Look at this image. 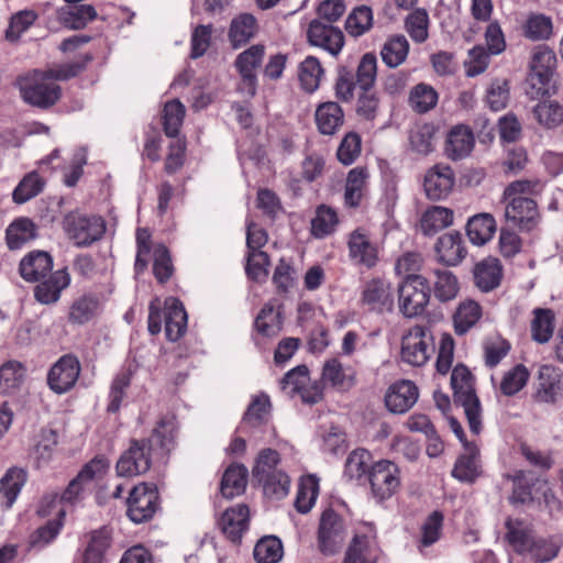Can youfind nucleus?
I'll list each match as a JSON object with an SVG mask.
<instances>
[{
  "label": "nucleus",
  "mask_w": 563,
  "mask_h": 563,
  "mask_svg": "<svg viewBox=\"0 0 563 563\" xmlns=\"http://www.w3.org/2000/svg\"><path fill=\"white\" fill-rule=\"evenodd\" d=\"M355 113L366 121H374L379 112L380 98L374 88H357Z\"/></svg>",
  "instance_id": "obj_47"
},
{
  "label": "nucleus",
  "mask_w": 563,
  "mask_h": 563,
  "mask_svg": "<svg viewBox=\"0 0 563 563\" xmlns=\"http://www.w3.org/2000/svg\"><path fill=\"white\" fill-rule=\"evenodd\" d=\"M433 352V338L424 325H413L401 339L400 356L409 365H424Z\"/></svg>",
  "instance_id": "obj_9"
},
{
  "label": "nucleus",
  "mask_w": 563,
  "mask_h": 563,
  "mask_svg": "<svg viewBox=\"0 0 563 563\" xmlns=\"http://www.w3.org/2000/svg\"><path fill=\"white\" fill-rule=\"evenodd\" d=\"M102 307L101 294L86 292L71 303L68 320L73 324H85L96 318L102 311Z\"/></svg>",
  "instance_id": "obj_24"
},
{
  "label": "nucleus",
  "mask_w": 563,
  "mask_h": 563,
  "mask_svg": "<svg viewBox=\"0 0 563 563\" xmlns=\"http://www.w3.org/2000/svg\"><path fill=\"white\" fill-rule=\"evenodd\" d=\"M506 478L512 483L511 495L508 500L512 506H529L538 504L541 507V499L537 498L539 487L543 481L533 471L518 470L514 474H507Z\"/></svg>",
  "instance_id": "obj_12"
},
{
  "label": "nucleus",
  "mask_w": 563,
  "mask_h": 563,
  "mask_svg": "<svg viewBox=\"0 0 563 563\" xmlns=\"http://www.w3.org/2000/svg\"><path fill=\"white\" fill-rule=\"evenodd\" d=\"M254 325L262 335L267 338L275 336L283 328L282 312H275L274 307L266 303L258 312Z\"/></svg>",
  "instance_id": "obj_53"
},
{
  "label": "nucleus",
  "mask_w": 563,
  "mask_h": 563,
  "mask_svg": "<svg viewBox=\"0 0 563 563\" xmlns=\"http://www.w3.org/2000/svg\"><path fill=\"white\" fill-rule=\"evenodd\" d=\"M324 70L320 60L314 56H307L299 65L298 77L301 87L307 92H313L319 88Z\"/></svg>",
  "instance_id": "obj_50"
},
{
  "label": "nucleus",
  "mask_w": 563,
  "mask_h": 563,
  "mask_svg": "<svg viewBox=\"0 0 563 563\" xmlns=\"http://www.w3.org/2000/svg\"><path fill=\"white\" fill-rule=\"evenodd\" d=\"M538 380L537 397L539 400L554 402L561 383L558 369L551 365H542L539 369Z\"/></svg>",
  "instance_id": "obj_42"
},
{
  "label": "nucleus",
  "mask_w": 563,
  "mask_h": 563,
  "mask_svg": "<svg viewBox=\"0 0 563 563\" xmlns=\"http://www.w3.org/2000/svg\"><path fill=\"white\" fill-rule=\"evenodd\" d=\"M418 387L411 380L393 384L385 395V405L393 413L407 412L417 401Z\"/></svg>",
  "instance_id": "obj_19"
},
{
  "label": "nucleus",
  "mask_w": 563,
  "mask_h": 563,
  "mask_svg": "<svg viewBox=\"0 0 563 563\" xmlns=\"http://www.w3.org/2000/svg\"><path fill=\"white\" fill-rule=\"evenodd\" d=\"M479 456L478 446L476 444H467L464 448V453L455 461L451 473L452 476L463 483H474L482 474Z\"/></svg>",
  "instance_id": "obj_23"
},
{
  "label": "nucleus",
  "mask_w": 563,
  "mask_h": 563,
  "mask_svg": "<svg viewBox=\"0 0 563 563\" xmlns=\"http://www.w3.org/2000/svg\"><path fill=\"white\" fill-rule=\"evenodd\" d=\"M316 123L323 135H333L344 122V112L335 101H327L316 110Z\"/></svg>",
  "instance_id": "obj_33"
},
{
  "label": "nucleus",
  "mask_w": 563,
  "mask_h": 563,
  "mask_svg": "<svg viewBox=\"0 0 563 563\" xmlns=\"http://www.w3.org/2000/svg\"><path fill=\"white\" fill-rule=\"evenodd\" d=\"M349 253L358 264L372 268L377 263V249L360 230H354L349 238Z\"/></svg>",
  "instance_id": "obj_31"
},
{
  "label": "nucleus",
  "mask_w": 563,
  "mask_h": 563,
  "mask_svg": "<svg viewBox=\"0 0 563 563\" xmlns=\"http://www.w3.org/2000/svg\"><path fill=\"white\" fill-rule=\"evenodd\" d=\"M26 481L27 472L24 468L12 466L7 470L0 479V493L7 499L8 508L13 505Z\"/></svg>",
  "instance_id": "obj_40"
},
{
  "label": "nucleus",
  "mask_w": 563,
  "mask_h": 563,
  "mask_svg": "<svg viewBox=\"0 0 563 563\" xmlns=\"http://www.w3.org/2000/svg\"><path fill=\"white\" fill-rule=\"evenodd\" d=\"M249 470L242 463L230 464L220 482V493L225 499H233L245 493L247 486Z\"/></svg>",
  "instance_id": "obj_26"
},
{
  "label": "nucleus",
  "mask_w": 563,
  "mask_h": 563,
  "mask_svg": "<svg viewBox=\"0 0 563 563\" xmlns=\"http://www.w3.org/2000/svg\"><path fill=\"white\" fill-rule=\"evenodd\" d=\"M523 36L531 41L548 40L553 31V23L551 18L542 14H530L526 20L523 26Z\"/></svg>",
  "instance_id": "obj_54"
},
{
  "label": "nucleus",
  "mask_w": 563,
  "mask_h": 563,
  "mask_svg": "<svg viewBox=\"0 0 563 563\" xmlns=\"http://www.w3.org/2000/svg\"><path fill=\"white\" fill-rule=\"evenodd\" d=\"M81 365L74 354L60 356L48 369L46 382L49 389L63 395L71 390L80 375Z\"/></svg>",
  "instance_id": "obj_11"
},
{
  "label": "nucleus",
  "mask_w": 563,
  "mask_h": 563,
  "mask_svg": "<svg viewBox=\"0 0 563 563\" xmlns=\"http://www.w3.org/2000/svg\"><path fill=\"white\" fill-rule=\"evenodd\" d=\"M93 60V55L91 53H86L79 59L57 65L54 68H49L45 71L46 79L54 80H69L79 74H81L88 66L90 62Z\"/></svg>",
  "instance_id": "obj_56"
},
{
  "label": "nucleus",
  "mask_w": 563,
  "mask_h": 563,
  "mask_svg": "<svg viewBox=\"0 0 563 563\" xmlns=\"http://www.w3.org/2000/svg\"><path fill=\"white\" fill-rule=\"evenodd\" d=\"M433 292L435 298L441 302L454 299L459 292V282L455 275L448 269H435Z\"/></svg>",
  "instance_id": "obj_58"
},
{
  "label": "nucleus",
  "mask_w": 563,
  "mask_h": 563,
  "mask_svg": "<svg viewBox=\"0 0 563 563\" xmlns=\"http://www.w3.org/2000/svg\"><path fill=\"white\" fill-rule=\"evenodd\" d=\"M437 90L428 84L416 85L409 95V103L417 113H427L438 103Z\"/></svg>",
  "instance_id": "obj_51"
},
{
  "label": "nucleus",
  "mask_w": 563,
  "mask_h": 563,
  "mask_svg": "<svg viewBox=\"0 0 563 563\" xmlns=\"http://www.w3.org/2000/svg\"><path fill=\"white\" fill-rule=\"evenodd\" d=\"M67 238L77 247H88L100 241L106 233V221L102 217L87 214L79 210L66 213L62 221Z\"/></svg>",
  "instance_id": "obj_5"
},
{
  "label": "nucleus",
  "mask_w": 563,
  "mask_h": 563,
  "mask_svg": "<svg viewBox=\"0 0 563 563\" xmlns=\"http://www.w3.org/2000/svg\"><path fill=\"white\" fill-rule=\"evenodd\" d=\"M319 494V483L314 475H309L298 487L295 508L300 514H308Z\"/></svg>",
  "instance_id": "obj_62"
},
{
  "label": "nucleus",
  "mask_w": 563,
  "mask_h": 563,
  "mask_svg": "<svg viewBox=\"0 0 563 563\" xmlns=\"http://www.w3.org/2000/svg\"><path fill=\"white\" fill-rule=\"evenodd\" d=\"M408 53L409 42L405 35H394L383 45L380 56L387 67L396 68L406 60Z\"/></svg>",
  "instance_id": "obj_41"
},
{
  "label": "nucleus",
  "mask_w": 563,
  "mask_h": 563,
  "mask_svg": "<svg viewBox=\"0 0 563 563\" xmlns=\"http://www.w3.org/2000/svg\"><path fill=\"white\" fill-rule=\"evenodd\" d=\"M45 187V180L37 172L27 173L18 184L12 194L15 203L22 205L40 195Z\"/></svg>",
  "instance_id": "obj_46"
},
{
  "label": "nucleus",
  "mask_w": 563,
  "mask_h": 563,
  "mask_svg": "<svg viewBox=\"0 0 563 563\" xmlns=\"http://www.w3.org/2000/svg\"><path fill=\"white\" fill-rule=\"evenodd\" d=\"M371 453L365 449L352 451L344 465V476L349 481H367V474L371 470Z\"/></svg>",
  "instance_id": "obj_44"
},
{
  "label": "nucleus",
  "mask_w": 563,
  "mask_h": 563,
  "mask_svg": "<svg viewBox=\"0 0 563 563\" xmlns=\"http://www.w3.org/2000/svg\"><path fill=\"white\" fill-rule=\"evenodd\" d=\"M435 252L440 261L448 266L460 264L467 253L459 231L441 235L435 243Z\"/></svg>",
  "instance_id": "obj_27"
},
{
  "label": "nucleus",
  "mask_w": 563,
  "mask_h": 563,
  "mask_svg": "<svg viewBox=\"0 0 563 563\" xmlns=\"http://www.w3.org/2000/svg\"><path fill=\"white\" fill-rule=\"evenodd\" d=\"M555 53L548 46L536 48L529 63V73L525 81L526 93L531 99H541L554 92L553 77L556 67Z\"/></svg>",
  "instance_id": "obj_4"
},
{
  "label": "nucleus",
  "mask_w": 563,
  "mask_h": 563,
  "mask_svg": "<svg viewBox=\"0 0 563 563\" xmlns=\"http://www.w3.org/2000/svg\"><path fill=\"white\" fill-rule=\"evenodd\" d=\"M453 400L464 409L472 433L482 431V406L476 395L475 377L464 364H457L451 374Z\"/></svg>",
  "instance_id": "obj_3"
},
{
  "label": "nucleus",
  "mask_w": 563,
  "mask_h": 563,
  "mask_svg": "<svg viewBox=\"0 0 563 563\" xmlns=\"http://www.w3.org/2000/svg\"><path fill=\"white\" fill-rule=\"evenodd\" d=\"M453 222V211L449 208L434 206L429 208L420 219V229L424 235H434Z\"/></svg>",
  "instance_id": "obj_37"
},
{
  "label": "nucleus",
  "mask_w": 563,
  "mask_h": 563,
  "mask_svg": "<svg viewBox=\"0 0 563 563\" xmlns=\"http://www.w3.org/2000/svg\"><path fill=\"white\" fill-rule=\"evenodd\" d=\"M533 119L547 129H554L563 122V107L558 102H538L532 109Z\"/></svg>",
  "instance_id": "obj_55"
},
{
  "label": "nucleus",
  "mask_w": 563,
  "mask_h": 563,
  "mask_svg": "<svg viewBox=\"0 0 563 563\" xmlns=\"http://www.w3.org/2000/svg\"><path fill=\"white\" fill-rule=\"evenodd\" d=\"M177 437L176 417L173 415L162 417L150 437L130 440L129 448L120 455L115 464L117 475L120 477L139 476L151 470L154 457L167 461L170 452L176 448Z\"/></svg>",
  "instance_id": "obj_1"
},
{
  "label": "nucleus",
  "mask_w": 563,
  "mask_h": 563,
  "mask_svg": "<svg viewBox=\"0 0 563 563\" xmlns=\"http://www.w3.org/2000/svg\"><path fill=\"white\" fill-rule=\"evenodd\" d=\"M53 268V258L45 251H32L25 255L19 265L21 277L29 283L40 282Z\"/></svg>",
  "instance_id": "obj_22"
},
{
  "label": "nucleus",
  "mask_w": 563,
  "mask_h": 563,
  "mask_svg": "<svg viewBox=\"0 0 563 563\" xmlns=\"http://www.w3.org/2000/svg\"><path fill=\"white\" fill-rule=\"evenodd\" d=\"M264 54V45L255 44L240 53L234 60V66L241 76L242 82L251 96L256 93L257 76L255 70L262 65Z\"/></svg>",
  "instance_id": "obj_15"
},
{
  "label": "nucleus",
  "mask_w": 563,
  "mask_h": 563,
  "mask_svg": "<svg viewBox=\"0 0 563 563\" xmlns=\"http://www.w3.org/2000/svg\"><path fill=\"white\" fill-rule=\"evenodd\" d=\"M26 367L19 361H8L0 366V394L15 393L22 385Z\"/></svg>",
  "instance_id": "obj_39"
},
{
  "label": "nucleus",
  "mask_w": 563,
  "mask_h": 563,
  "mask_svg": "<svg viewBox=\"0 0 563 563\" xmlns=\"http://www.w3.org/2000/svg\"><path fill=\"white\" fill-rule=\"evenodd\" d=\"M507 201L505 207V218L508 223L520 231H532L540 221V213L537 202L529 197L519 196Z\"/></svg>",
  "instance_id": "obj_13"
},
{
  "label": "nucleus",
  "mask_w": 563,
  "mask_h": 563,
  "mask_svg": "<svg viewBox=\"0 0 563 563\" xmlns=\"http://www.w3.org/2000/svg\"><path fill=\"white\" fill-rule=\"evenodd\" d=\"M58 22L69 30H82L89 22L97 19L98 13L92 4L65 5L56 11Z\"/></svg>",
  "instance_id": "obj_29"
},
{
  "label": "nucleus",
  "mask_w": 563,
  "mask_h": 563,
  "mask_svg": "<svg viewBox=\"0 0 563 563\" xmlns=\"http://www.w3.org/2000/svg\"><path fill=\"white\" fill-rule=\"evenodd\" d=\"M482 316L479 303L474 300H467L459 305L454 316V330L457 335L465 334L473 328Z\"/></svg>",
  "instance_id": "obj_45"
},
{
  "label": "nucleus",
  "mask_w": 563,
  "mask_h": 563,
  "mask_svg": "<svg viewBox=\"0 0 563 563\" xmlns=\"http://www.w3.org/2000/svg\"><path fill=\"white\" fill-rule=\"evenodd\" d=\"M272 404L265 394L253 397L247 406L238 431L244 432L245 428H261L267 424L271 416Z\"/></svg>",
  "instance_id": "obj_32"
},
{
  "label": "nucleus",
  "mask_w": 563,
  "mask_h": 563,
  "mask_svg": "<svg viewBox=\"0 0 563 563\" xmlns=\"http://www.w3.org/2000/svg\"><path fill=\"white\" fill-rule=\"evenodd\" d=\"M307 41L311 46L321 47L336 56L344 46V34L339 27L323 24L314 19L309 23Z\"/></svg>",
  "instance_id": "obj_14"
},
{
  "label": "nucleus",
  "mask_w": 563,
  "mask_h": 563,
  "mask_svg": "<svg viewBox=\"0 0 563 563\" xmlns=\"http://www.w3.org/2000/svg\"><path fill=\"white\" fill-rule=\"evenodd\" d=\"M38 19V14L34 10L25 9L18 11L11 15L8 29L5 30V40L14 43L21 35L27 31Z\"/></svg>",
  "instance_id": "obj_59"
},
{
  "label": "nucleus",
  "mask_w": 563,
  "mask_h": 563,
  "mask_svg": "<svg viewBox=\"0 0 563 563\" xmlns=\"http://www.w3.org/2000/svg\"><path fill=\"white\" fill-rule=\"evenodd\" d=\"M256 563H277L283 558L282 541L275 536H266L260 539L253 551Z\"/></svg>",
  "instance_id": "obj_52"
},
{
  "label": "nucleus",
  "mask_w": 563,
  "mask_h": 563,
  "mask_svg": "<svg viewBox=\"0 0 563 563\" xmlns=\"http://www.w3.org/2000/svg\"><path fill=\"white\" fill-rule=\"evenodd\" d=\"M132 379V371L124 369L115 375L113 378L110 393H109V404L107 407V411L109 413H117L122 405V400L126 396V389L131 385Z\"/></svg>",
  "instance_id": "obj_60"
},
{
  "label": "nucleus",
  "mask_w": 563,
  "mask_h": 563,
  "mask_svg": "<svg viewBox=\"0 0 563 563\" xmlns=\"http://www.w3.org/2000/svg\"><path fill=\"white\" fill-rule=\"evenodd\" d=\"M20 91L25 102L42 109L54 106L62 96L59 85L45 81L23 86Z\"/></svg>",
  "instance_id": "obj_21"
},
{
  "label": "nucleus",
  "mask_w": 563,
  "mask_h": 563,
  "mask_svg": "<svg viewBox=\"0 0 563 563\" xmlns=\"http://www.w3.org/2000/svg\"><path fill=\"white\" fill-rule=\"evenodd\" d=\"M475 285L484 292L500 285L503 266L498 258L488 256L478 262L473 271Z\"/></svg>",
  "instance_id": "obj_28"
},
{
  "label": "nucleus",
  "mask_w": 563,
  "mask_h": 563,
  "mask_svg": "<svg viewBox=\"0 0 563 563\" xmlns=\"http://www.w3.org/2000/svg\"><path fill=\"white\" fill-rule=\"evenodd\" d=\"M377 78V57L374 53L362 56L356 73L345 65L338 66L334 93L342 102H351L357 88H374Z\"/></svg>",
  "instance_id": "obj_2"
},
{
  "label": "nucleus",
  "mask_w": 563,
  "mask_h": 563,
  "mask_svg": "<svg viewBox=\"0 0 563 563\" xmlns=\"http://www.w3.org/2000/svg\"><path fill=\"white\" fill-rule=\"evenodd\" d=\"M346 538V528L343 518L332 508L323 510L318 527V549L325 555L336 554Z\"/></svg>",
  "instance_id": "obj_8"
},
{
  "label": "nucleus",
  "mask_w": 563,
  "mask_h": 563,
  "mask_svg": "<svg viewBox=\"0 0 563 563\" xmlns=\"http://www.w3.org/2000/svg\"><path fill=\"white\" fill-rule=\"evenodd\" d=\"M405 27L411 40L416 43H423L429 37V15L426 9H416L405 21Z\"/></svg>",
  "instance_id": "obj_64"
},
{
  "label": "nucleus",
  "mask_w": 563,
  "mask_h": 563,
  "mask_svg": "<svg viewBox=\"0 0 563 563\" xmlns=\"http://www.w3.org/2000/svg\"><path fill=\"white\" fill-rule=\"evenodd\" d=\"M531 321L532 340L540 344L548 343L554 332V312L548 308H536Z\"/></svg>",
  "instance_id": "obj_43"
},
{
  "label": "nucleus",
  "mask_w": 563,
  "mask_h": 563,
  "mask_svg": "<svg viewBox=\"0 0 563 563\" xmlns=\"http://www.w3.org/2000/svg\"><path fill=\"white\" fill-rule=\"evenodd\" d=\"M88 543L80 563H102L107 550L111 547V529L102 526L87 534Z\"/></svg>",
  "instance_id": "obj_30"
},
{
  "label": "nucleus",
  "mask_w": 563,
  "mask_h": 563,
  "mask_svg": "<svg viewBox=\"0 0 563 563\" xmlns=\"http://www.w3.org/2000/svg\"><path fill=\"white\" fill-rule=\"evenodd\" d=\"M36 224L26 217L13 220L5 230V241L9 250L21 249L25 243L37 236Z\"/></svg>",
  "instance_id": "obj_34"
},
{
  "label": "nucleus",
  "mask_w": 563,
  "mask_h": 563,
  "mask_svg": "<svg viewBox=\"0 0 563 563\" xmlns=\"http://www.w3.org/2000/svg\"><path fill=\"white\" fill-rule=\"evenodd\" d=\"M366 478L378 503L389 499L400 487V470L397 464L388 460L372 464Z\"/></svg>",
  "instance_id": "obj_10"
},
{
  "label": "nucleus",
  "mask_w": 563,
  "mask_h": 563,
  "mask_svg": "<svg viewBox=\"0 0 563 563\" xmlns=\"http://www.w3.org/2000/svg\"><path fill=\"white\" fill-rule=\"evenodd\" d=\"M362 302L378 313L393 311L394 297L389 283L382 278L368 280L362 291Z\"/></svg>",
  "instance_id": "obj_18"
},
{
  "label": "nucleus",
  "mask_w": 563,
  "mask_h": 563,
  "mask_svg": "<svg viewBox=\"0 0 563 563\" xmlns=\"http://www.w3.org/2000/svg\"><path fill=\"white\" fill-rule=\"evenodd\" d=\"M161 508V498L154 483L135 485L126 498V517L134 523H144L154 518Z\"/></svg>",
  "instance_id": "obj_7"
},
{
  "label": "nucleus",
  "mask_w": 563,
  "mask_h": 563,
  "mask_svg": "<svg viewBox=\"0 0 563 563\" xmlns=\"http://www.w3.org/2000/svg\"><path fill=\"white\" fill-rule=\"evenodd\" d=\"M454 183V173L449 165H434L424 176L423 189L427 198L432 201L445 199L452 191Z\"/></svg>",
  "instance_id": "obj_16"
},
{
  "label": "nucleus",
  "mask_w": 563,
  "mask_h": 563,
  "mask_svg": "<svg viewBox=\"0 0 563 563\" xmlns=\"http://www.w3.org/2000/svg\"><path fill=\"white\" fill-rule=\"evenodd\" d=\"M185 112V106L178 99L169 100L164 104L158 123L162 124L167 137L174 139L178 135Z\"/></svg>",
  "instance_id": "obj_38"
},
{
  "label": "nucleus",
  "mask_w": 563,
  "mask_h": 563,
  "mask_svg": "<svg viewBox=\"0 0 563 563\" xmlns=\"http://www.w3.org/2000/svg\"><path fill=\"white\" fill-rule=\"evenodd\" d=\"M66 511L64 508H59L55 512V518L48 520L45 525L38 527L30 537V543L32 547H44L52 542L59 533L64 526V518Z\"/></svg>",
  "instance_id": "obj_49"
},
{
  "label": "nucleus",
  "mask_w": 563,
  "mask_h": 563,
  "mask_svg": "<svg viewBox=\"0 0 563 563\" xmlns=\"http://www.w3.org/2000/svg\"><path fill=\"white\" fill-rule=\"evenodd\" d=\"M255 483L262 487L263 494L271 498L280 500L288 495L290 478L285 472H277L269 475L266 479L261 478Z\"/></svg>",
  "instance_id": "obj_61"
},
{
  "label": "nucleus",
  "mask_w": 563,
  "mask_h": 563,
  "mask_svg": "<svg viewBox=\"0 0 563 563\" xmlns=\"http://www.w3.org/2000/svg\"><path fill=\"white\" fill-rule=\"evenodd\" d=\"M338 214L329 206L321 205L317 208L316 217L311 220V233L316 238H324L333 232L338 224Z\"/></svg>",
  "instance_id": "obj_63"
},
{
  "label": "nucleus",
  "mask_w": 563,
  "mask_h": 563,
  "mask_svg": "<svg viewBox=\"0 0 563 563\" xmlns=\"http://www.w3.org/2000/svg\"><path fill=\"white\" fill-rule=\"evenodd\" d=\"M398 307L405 318L421 316L429 303L431 287L429 280L419 274H408L398 285Z\"/></svg>",
  "instance_id": "obj_6"
},
{
  "label": "nucleus",
  "mask_w": 563,
  "mask_h": 563,
  "mask_svg": "<svg viewBox=\"0 0 563 563\" xmlns=\"http://www.w3.org/2000/svg\"><path fill=\"white\" fill-rule=\"evenodd\" d=\"M466 234L475 245H484L496 232V221L490 213H478L468 219Z\"/></svg>",
  "instance_id": "obj_36"
},
{
  "label": "nucleus",
  "mask_w": 563,
  "mask_h": 563,
  "mask_svg": "<svg viewBox=\"0 0 563 563\" xmlns=\"http://www.w3.org/2000/svg\"><path fill=\"white\" fill-rule=\"evenodd\" d=\"M69 284L70 275L67 267H64L37 284L34 288V297L41 303H54L59 299L62 290L67 288Z\"/></svg>",
  "instance_id": "obj_25"
},
{
  "label": "nucleus",
  "mask_w": 563,
  "mask_h": 563,
  "mask_svg": "<svg viewBox=\"0 0 563 563\" xmlns=\"http://www.w3.org/2000/svg\"><path fill=\"white\" fill-rule=\"evenodd\" d=\"M280 454L274 449H263L260 451L252 470L253 482L267 478L277 472H284L279 468Z\"/></svg>",
  "instance_id": "obj_48"
},
{
  "label": "nucleus",
  "mask_w": 563,
  "mask_h": 563,
  "mask_svg": "<svg viewBox=\"0 0 563 563\" xmlns=\"http://www.w3.org/2000/svg\"><path fill=\"white\" fill-rule=\"evenodd\" d=\"M250 509L246 504L228 508L217 525L223 536L234 544L241 543L243 533L249 529Z\"/></svg>",
  "instance_id": "obj_17"
},
{
  "label": "nucleus",
  "mask_w": 563,
  "mask_h": 563,
  "mask_svg": "<svg viewBox=\"0 0 563 563\" xmlns=\"http://www.w3.org/2000/svg\"><path fill=\"white\" fill-rule=\"evenodd\" d=\"M257 21L251 13H241L235 16L229 27V41L233 48L247 44L256 34Z\"/></svg>",
  "instance_id": "obj_35"
},
{
  "label": "nucleus",
  "mask_w": 563,
  "mask_h": 563,
  "mask_svg": "<svg viewBox=\"0 0 563 563\" xmlns=\"http://www.w3.org/2000/svg\"><path fill=\"white\" fill-rule=\"evenodd\" d=\"M165 335L170 342H177L187 330L188 316L184 303L175 297L165 300Z\"/></svg>",
  "instance_id": "obj_20"
},
{
  "label": "nucleus",
  "mask_w": 563,
  "mask_h": 563,
  "mask_svg": "<svg viewBox=\"0 0 563 563\" xmlns=\"http://www.w3.org/2000/svg\"><path fill=\"white\" fill-rule=\"evenodd\" d=\"M373 25V11L367 5L356 7L345 20V30L353 36L365 34Z\"/></svg>",
  "instance_id": "obj_57"
}]
</instances>
